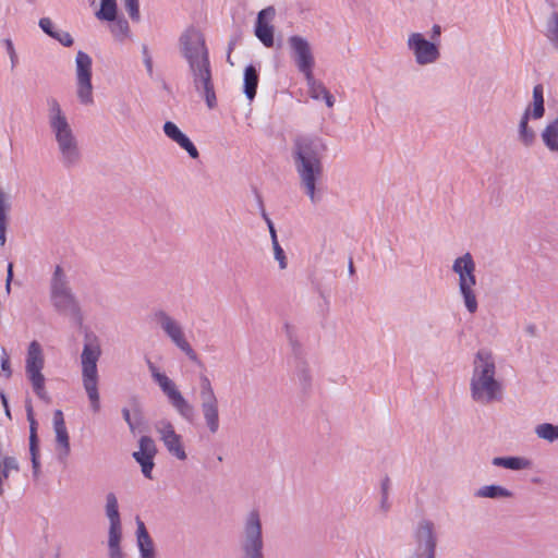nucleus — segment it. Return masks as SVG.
<instances>
[{"label": "nucleus", "instance_id": "nucleus-1", "mask_svg": "<svg viewBox=\"0 0 558 558\" xmlns=\"http://www.w3.org/2000/svg\"><path fill=\"white\" fill-rule=\"evenodd\" d=\"M180 51L189 65L193 86L209 109L217 106V97L213 82L209 51L204 35L194 27H189L179 38Z\"/></svg>", "mask_w": 558, "mask_h": 558}, {"label": "nucleus", "instance_id": "nucleus-2", "mask_svg": "<svg viewBox=\"0 0 558 558\" xmlns=\"http://www.w3.org/2000/svg\"><path fill=\"white\" fill-rule=\"evenodd\" d=\"M327 151L324 138L317 135H298L293 138L291 157L300 185L313 204L320 201L317 182L324 174L323 159Z\"/></svg>", "mask_w": 558, "mask_h": 558}, {"label": "nucleus", "instance_id": "nucleus-3", "mask_svg": "<svg viewBox=\"0 0 558 558\" xmlns=\"http://www.w3.org/2000/svg\"><path fill=\"white\" fill-rule=\"evenodd\" d=\"M502 384L496 378V363L490 351L478 350L473 361L470 393L473 401L489 404L502 398Z\"/></svg>", "mask_w": 558, "mask_h": 558}, {"label": "nucleus", "instance_id": "nucleus-4", "mask_svg": "<svg viewBox=\"0 0 558 558\" xmlns=\"http://www.w3.org/2000/svg\"><path fill=\"white\" fill-rule=\"evenodd\" d=\"M50 300L60 314L70 315L76 320L82 319L81 306L73 293L70 281L61 266H56L50 281Z\"/></svg>", "mask_w": 558, "mask_h": 558}, {"label": "nucleus", "instance_id": "nucleus-5", "mask_svg": "<svg viewBox=\"0 0 558 558\" xmlns=\"http://www.w3.org/2000/svg\"><path fill=\"white\" fill-rule=\"evenodd\" d=\"M101 355L97 342H86L81 354L83 386L94 412L100 410L97 362Z\"/></svg>", "mask_w": 558, "mask_h": 558}, {"label": "nucleus", "instance_id": "nucleus-6", "mask_svg": "<svg viewBox=\"0 0 558 558\" xmlns=\"http://www.w3.org/2000/svg\"><path fill=\"white\" fill-rule=\"evenodd\" d=\"M146 362L151 378L167 397L171 407L183 420L189 423H193L196 415L194 405L183 397L172 379H170L166 374L161 373L149 359H147Z\"/></svg>", "mask_w": 558, "mask_h": 558}, {"label": "nucleus", "instance_id": "nucleus-7", "mask_svg": "<svg viewBox=\"0 0 558 558\" xmlns=\"http://www.w3.org/2000/svg\"><path fill=\"white\" fill-rule=\"evenodd\" d=\"M475 267V262L470 253L456 258L452 264V271L459 277V292L470 314H474L478 308L474 291L476 286Z\"/></svg>", "mask_w": 558, "mask_h": 558}, {"label": "nucleus", "instance_id": "nucleus-8", "mask_svg": "<svg viewBox=\"0 0 558 558\" xmlns=\"http://www.w3.org/2000/svg\"><path fill=\"white\" fill-rule=\"evenodd\" d=\"M45 366V359L41 345L36 341H32L27 349L25 372L35 395L46 403L50 402V396L45 387V376L43 369Z\"/></svg>", "mask_w": 558, "mask_h": 558}, {"label": "nucleus", "instance_id": "nucleus-9", "mask_svg": "<svg viewBox=\"0 0 558 558\" xmlns=\"http://www.w3.org/2000/svg\"><path fill=\"white\" fill-rule=\"evenodd\" d=\"M262 520L257 510H252L244 519L241 549L244 558H264Z\"/></svg>", "mask_w": 558, "mask_h": 558}, {"label": "nucleus", "instance_id": "nucleus-10", "mask_svg": "<svg viewBox=\"0 0 558 558\" xmlns=\"http://www.w3.org/2000/svg\"><path fill=\"white\" fill-rule=\"evenodd\" d=\"M283 330L291 348L294 359V374L304 393L310 392L312 388V374L305 360V350L299 341L296 328L289 323H284Z\"/></svg>", "mask_w": 558, "mask_h": 558}, {"label": "nucleus", "instance_id": "nucleus-11", "mask_svg": "<svg viewBox=\"0 0 558 558\" xmlns=\"http://www.w3.org/2000/svg\"><path fill=\"white\" fill-rule=\"evenodd\" d=\"M199 401L206 427L216 434L220 426L219 402L209 378L204 374L199 376Z\"/></svg>", "mask_w": 558, "mask_h": 558}, {"label": "nucleus", "instance_id": "nucleus-12", "mask_svg": "<svg viewBox=\"0 0 558 558\" xmlns=\"http://www.w3.org/2000/svg\"><path fill=\"white\" fill-rule=\"evenodd\" d=\"M414 550L408 558H435L437 534L433 521L423 519L418 521L413 531Z\"/></svg>", "mask_w": 558, "mask_h": 558}, {"label": "nucleus", "instance_id": "nucleus-13", "mask_svg": "<svg viewBox=\"0 0 558 558\" xmlns=\"http://www.w3.org/2000/svg\"><path fill=\"white\" fill-rule=\"evenodd\" d=\"M154 318L166 336L193 362H199L198 355L184 337L181 324L171 317L167 312L159 310L155 312Z\"/></svg>", "mask_w": 558, "mask_h": 558}, {"label": "nucleus", "instance_id": "nucleus-14", "mask_svg": "<svg viewBox=\"0 0 558 558\" xmlns=\"http://www.w3.org/2000/svg\"><path fill=\"white\" fill-rule=\"evenodd\" d=\"M52 133L58 145L62 165L65 168L77 166L81 161L82 154L71 126L59 128L53 130Z\"/></svg>", "mask_w": 558, "mask_h": 558}, {"label": "nucleus", "instance_id": "nucleus-15", "mask_svg": "<svg viewBox=\"0 0 558 558\" xmlns=\"http://www.w3.org/2000/svg\"><path fill=\"white\" fill-rule=\"evenodd\" d=\"M76 64V85L77 98L83 105H92L93 85H92V58L84 51H78L75 58Z\"/></svg>", "mask_w": 558, "mask_h": 558}, {"label": "nucleus", "instance_id": "nucleus-16", "mask_svg": "<svg viewBox=\"0 0 558 558\" xmlns=\"http://www.w3.org/2000/svg\"><path fill=\"white\" fill-rule=\"evenodd\" d=\"M288 44L298 70L305 78H311L315 60L310 43L302 36L293 35L288 38Z\"/></svg>", "mask_w": 558, "mask_h": 558}, {"label": "nucleus", "instance_id": "nucleus-17", "mask_svg": "<svg viewBox=\"0 0 558 558\" xmlns=\"http://www.w3.org/2000/svg\"><path fill=\"white\" fill-rule=\"evenodd\" d=\"M408 48L413 52L420 65L434 63L440 53L435 43L428 41L421 33H412L408 39Z\"/></svg>", "mask_w": 558, "mask_h": 558}, {"label": "nucleus", "instance_id": "nucleus-18", "mask_svg": "<svg viewBox=\"0 0 558 558\" xmlns=\"http://www.w3.org/2000/svg\"><path fill=\"white\" fill-rule=\"evenodd\" d=\"M157 453L155 441L149 436H142L138 440V450L132 453L134 460L141 465L143 475L146 478H153V469L155 466L154 458Z\"/></svg>", "mask_w": 558, "mask_h": 558}, {"label": "nucleus", "instance_id": "nucleus-19", "mask_svg": "<svg viewBox=\"0 0 558 558\" xmlns=\"http://www.w3.org/2000/svg\"><path fill=\"white\" fill-rule=\"evenodd\" d=\"M276 15V10L274 7H267L260 10L257 13L254 34L257 39L266 47L271 48L275 44L274 41V26L272 21Z\"/></svg>", "mask_w": 558, "mask_h": 558}, {"label": "nucleus", "instance_id": "nucleus-20", "mask_svg": "<svg viewBox=\"0 0 558 558\" xmlns=\"http://www.w3.org/2000/svg\"><path fill=\"white\" fill-rule=\"evenodd\" d=\"M25 411L29 423V454L34 476H38L40 470L39 462V439L37 435L38 423L34 415V409L31 399L25 401Z\"/></svg>", "mask_w": 558, "mask_h": 558}, {"label": "nucleus", "instance_id": "nucleus-21", "mask_svg": "<svg viewBox=\"0 0 558 558\" xmlns=\"http://www.w3.org/2000/svg\"><path fill=\"white\" fill-rule=\"evenodd\" d=\"M53 430L56 433V442L60 449L59 458H66L70 454V437L65 426L63 412L54 410L53 412Z\"/></svg>", "mask_w": 558, "mask_h": 558}, {"label": "nucleus", "instance_id": "nucleus-22", "mask_svg": "<svg viewBox=\"0 0 558 558\" xmlns=\"http://www.w3.org/2000/svg\"><path fill=\"white\" fill-rule=\"evenodd\" d=\"M136 524V538L140 558H156L155 545L144 522L140 518H137Z\"/></svg>", "mask_w": 558, "mask_h": 558}, {"label": "nucleus", "instance_id": "nucleus-23", "mask_svg": "<svg viewBox=\"0 0 558 558\" xmlns=\"http://www.w3.org/2000/svg\"><path fill=\"white\" fill-rule=\"evenodd\" d=\"M122 538V525L109 524L108 531V556L109 558H124L120 543Z\"/></svg>", "mask_w": 558, "mask_h": 558}, {"label": "nucleus", "instance_id": "nucleus-24", "mask_svg": "<svg viewBox=\"0 0 558 558\" xmlns=\"http://www.w3.org/2000/svg\"><path fill=\"white\" fill-rule=\"evenodd\" d=\"M258 81H259V73H258L256 66L253 64H248L244 69L243 93L250 101H252L256 96Z\"/></svg>", "mask_w": 558, "mask_h": 558}, {"label": "nucleus", "instance_id": "nucleus-25", "mask_svg": "<svg viewBox=\"0 0 558 558\" xmlns=\"http://www.w3.org/2000/svg\"><path fill=\"white\" fill-rule=\"evenodd\" d=\"M49 106V126L51 131L70 125L58 100L53 97L47 99Z\"/></svg>", "mask_w": 558, "mask_h": 558}, {"label": "nucleus", "instance_id": "nucleus-26", "mask_svg": "<svg viewBox=\"0 0 558 558\" xmlns=\"http://www.w3.org/2000/svg\"><path fill=\"white\" fill-rule=\"evenodd\" d=\"M492 464L508 470L521 471L530 469L532 461L523 457H496L492 460Z\"/></svg>", "mask_w": 558, "mask_h": 558}, {"label": "nucleus", "instance_id": "nucleus-27", "mask_svg": "<svg viewBox=\"0 0 558 558\" xmlns=\"http://www.w3.org/2000/svg\"><path fill=\"white\" fill-rule=\"evenodd\" d=\"M530 118H532L530 116V108H526L520 119L518 130V138L525 147L532 146L536 138L535 132L529 126Z\"/></svg>", "mask_w": 558, "mask_h": 558}, {"label": "nucleus", "instance_id": "nucleus-28", "mask_svg": "<svg viewBox=\"0 0 558 558\" xmlns=\"http://www.w3.org/2000/svg\"><path fill=\"white\" fill-rule=\"evenodd\" d=\"M541 137L549 151L558 153V117L544 128Z\"/></svg>", "mask_w": 558, "mask_h": 558}, {"label": "nucleus", "instance_id": "nucleus-29", "mask_svg": "<svg viewBox=\"0 0 558 558\" xmlns=\"http://www.w3.org/2000/svg\"><path fill=\"white\" fill-rule=\"evenodd\" d=\"M530 116L534 120L542 119L545 114V105H544V87L542 84H537L533 88V101L532 105L529 106Z\"/></svg>", "mask_w": 558, "mask_h": 558}, {"label": "nucleus", "instance_id": "nucleus-30", "mask_svg": "<svg viewBox=\"0 0 558 558\" xmlns=\"http://www.w3.org/2000/svg\"><path fill=\"white\" fill-rule=\"evenodd\" d=\"M475 496L480 498H490V499H499V498H511L513 493L500 485L492 484L485 485L478 488L475 492Z\"/></svg>", "mask_w": 558, "mask_h": 558}, {"label": "nucleus", "instance_id": "nucleus-31", "mask_svg": "<svg viewBox=\"0 0 558 558\" xmlns=\"http://www.w3.org/2000/svg\"><path fill=\"white\" fill-rule=\"evenodd\" d=\"M11 209V205L8 202L7 193L0 187V244L3 246L7 242V225H8V213Z\"/></svg>", "mask_w": 558, "mask_h": 558}, {"label": "nucleus", "instance_id": "nucleus-32", "mask_svg": "<svg viewBox=\"0 0 558 558\" xmlns=\"http://www.w3.org/2000/svg\"><path fill=\"white\" fill-rule=\"evenodd\" d=\"M105 512L109 524H121L118 498L114 493H108L106 495Z\"/></svg>", "mask_w": 558, "mask_h": 558}, {"label": "nucleus", "instance_id": "nucleus-33", "mask_svg": "<svg viewBox=\"0 0 558 558\" xmlns=\"http://www.w3.org/2000/svg\"><path fill=\"white\" fill-rule=\"evenodd\" d=\"M162 442L170 454H172L173 457L181 461L186 460L187 456L182 446L181 435L175 434L174 436H171V438L162 439Z\"/></svg>", "mask_w": 558, "mask_h": 558}, {"label": "nucleus", "instance_id": "nucleus-34", "mask_svg": "<svg viewBox=\"0 0 558 558\" xmlns=\"http://www.w3.org/2000/svg\"><path fill=\"white\" fill-rule=\"evenodd\" d=\"M121 412H122V416H123L124 421L126 422L130 430L132 433H135L136 430H138L140 426L144 422V417H143L140 407L136 404L135 408L133 409L132 413L128 408H123L121 410Z\"/></svg>", "mask_w": 558, "mask_h": 558}, {"label": "nucleus", "instance_id": "nucleus-35", "mask_svg": "<svg viewBox=\"0 0 558 558\" xmlns=\"http://www.w3.org/2000/svg\"><path fill=\"white\" fill-rule=\"evenodd\" d=\"M116 0H101L100 9L96 12L97 19L101 21H114L117 15Z\"/></svg>", "mask_w": 558, "mask_h": 558}, {"label": "nucleus", "instance_id": "nucleus-36", "mask_svg": "<svg viewBox=\"0 0 558 558\" xmlns=\"http://www.w3.org/2000/svg\"><path fill=\"white\" fill-rule=\"evenodd\" d=\"M535 434L538 438L553 442L558 439V425L542 423L535 427Z\"/></svg>", "mask_w": 558, "mask_h": 558}, {"label": "nucleus", "instance_id": "nucleus-37", "mask_svg": "<svg viewBox=\"0 0 558 558\" xmlns=\"http://www.w3.org/2000/svg\"><path fill=\"white\" fill-rule=\"evenodd\" d=\"M546 37L558 49V12L554 11L546 24Z\"/></svg>", "mask_w": 558, "mask_h": 558}, {"label": "nucleus", "instance_id": "nucleus-38", "mask_svg": "<svg viewBox=\"0 0 558 558\" xmlns=\"http://www.w3.org/2000/svg\"><path fill=\"white\" fill-rule=\"evenodd\" d=\"M113 24L111 25V33L119 39L124 40L130 37V25L129 22L124 17H117L114 21H111Z\"/></svg>", "mask_w": 558, "mask_h": 558}, {"label": "nucleus", "instance_id": "nucleus-39", "mask_svg": "<svg viewBox=\"0 0 558 558\" xmlns=\"http://www.w3.org/2000/svg\"><path fill=\"white\" fill-rule=\"evenodd\" d=\"M308 85V92L313 99L320 100L322 97L328 89L325 87V85L322 82H318L315 80L314 74L312 73L311 78H305Z\"/></svg>", "mask_w": 558, "mask_h": 558}, {"label": "nucleus", "instance_id": "nucleus-40", "mask_svg": "<svg viewBox=\"0 0 558 558\" xmlns=\"http://www.w3.org/2000/svg\"><path fill=\"white\" fill-rule=\"evenodd\" d=\"M175 143L184 149L192 159L199 157L198 149L186 134H183Z\"/></svg>", "mask_w": 558, "mask_h": 558}, {"label": "nucleus", "instance_id": "nucleus-41", "mask_svg": "<svg viewBox=\"0 0 558 558\" xmlns=\"http://www.w3.org/2000/svg\"><path fill=\"white\" fill-rule=\"evenodd\" d=\"M155 427L161 440L166 438H171V436H174L177 434L172 423L168 420L158 421Z\"/></svg>", "mask_w": 558, "mask_h": 558}, {"label": "nucleus", "instance_id": "nucleus-42", "mask_svg": "<svg viewBox=\"0 0 558 558\" xmlns=\"http://www.w3.org/2000/svg\"><path fill=\"white\" fill-rule=\"evenodd\" d=\"M271 244H272V248H274L275 259L279 263V268L286 269L287 268L286 253H284L283 248L280 246L277 236L271 238Z\"/></svg>", "mask_w": 558, "mask_h": 558}, {"label": "nucleus", "instance_id": "nucleus-43", "mask_svg": "<svg viewBox=\"0 0 558 558\" xmlns=\"http://www.w3.org/2000/svg\"><path fill=\"white\" fill-rule=\"evenodd\" d=\"M124 8L133 22H140V0H123Z\"/></svg>", "mask_w": 558, "mask_h": 558}, {"label": "nucleus", "instance_id": "nucleus-44", "mask_svg": "<svg viewBox=\"0 0 558 558\" xmlns=\"http://www.w3.org/2000/svg\"><path fill=\"white\" fill-rule=\"evenodd\" d=\"M162 130L166 136L174 143L184 134L172 121L165 122Z\"/></svg>", "mask_w": 558, "mask_h": 558}, {"label": "nucleus", "instance_id": "nucleus-45", "mask_svg": "<svg viewBox=\"0 0 558 558\" xmlns=\"http://www.w3.org/2000/svg\"><path fill=\"white\" fill-rule=\"evenodd\" d=\"M3 465L9 471H20V465L15 457L5 456L3 458L0 457V466Z\"/></svg>", "mask_w": 558, "mask_h": 558}, {"label": "nucleus", "instance_id": "nucleus-46", "mask_svg": "<svg viewBox=\"0 0 558 558\" xmlns=\"http://www.w3.org/2000/svg\"><path fill=\"white\" fill-rule=\"evenodd\" d=\"M53 39L58 40L64 47H71L73 45V38L68 32L57 29Z\"/></svg>", "mask_w": 558, "mask_h": 558}, {"label": "nucleus", "instance_id": "nucleus-47", "mask_svg": "<svg viewBox=\"0 0 558 558\" xmlns=\"http://www.w3.org/2000/svg\"><path fill=\"white\" fill-rule=\"evenodd\" d=\"M39 27L45 34H47L51 38L54 37V32L57 29L54 28L53 23L49 17H41L39 20Z\"/></svg>", "mask_w": 558, "mask_h": 558}, {"label": "nucleus", "instance_id": "nucleus-48", "mask_svg": "<svg viewBox=\"0 0 558 558\" xmlns=\"http://www.w3.org/2000/svg\"><path fill=\"white\" fill-rule=\"evenodd\" d=\"M1 373L5 378H10L12 375V369L10 366V357L4 349H2L1 354Z\"/></svg>", "mask_w": 558, "mask_h": 558}, {"label": "nucleus", "instance_id": "nucleus-49", "mask_svg": "<svg viewBox=\"0 0 558 558\" xmlns=\"http://www.w3.org/2000/svg\"><path fill=\"white\" fill-rule=\"evenodd\" d=\"M3 44L5 46L7 52H8L9 57H10V60H11V68L13 69L17 64V56H16L13 43H12V40L10 38H5L3 40Z\"/></svg>", "mask_w": 558, "mask_h": 558}, {"label": "nucleus", "instance_id": "nucleus-50", "mask_svg": "<svg viewBox=\"0 0 558 558\" xmlns=\"http://www.w3.org/2000/svg\"><path fill=\"white\" fill-rule=\"evenodd\" d=\"M262 217L266 222V226L268 227L270 239L274 236H277V231L275 229V225L272 220L269 218L268 214L266 213L265 208H262Z\"/></svg>", "mask_w": 558, "mask_h": 558}, {"label": "nucleus", "instance_id": "nucleus-51", "mask_svg": "<svg viewBox=\"0 0 558 558\" xmlns=\"http://www.w3.org/2000/svg\"><path fill=\"white\" fill-rule=\"evenodd\" d=\"M7 281H5V290H7V293H10L11 291V282H12V279H13V264L12 263H9L8 264V270H7Z\"/></svg>", "mask_w": 558, "mask_h": 558}, {"label": "nucleus", "instance_id": "nucleus-52", "mask_svg": "<svg viewBox=\"0 0 558 558\" xmlns=\"http://www.w3.org/2000/svg\"><path fill=\"white\" fill-rule=\"evenodd\" d=\"M0 399H1L2 405L4 408L5 415L9 418H11V411H10L9 402H8L7 396L3 391L0 392Z\"/></svg>", "mask_w": 558, "mask_h": 558}, {"label": "nucleus", "instance_id": "nucleus-53", "mask_svg": "<svg viewBox=\"0 0 558 558\" xmlns=\"http://www.w3.org/2000/svg\"><path fill=\"white\" fill-rule=\"evenodd\" d=\"M238 43V37H233L230 39L229 44H228V56H227V61L232 65V61H231V52L232 50L234 49L235 45Z\"/></svg>", "mask_w": 558, "mask_h": 558}, {"label": "nucleus", "instance_id": "nucleus-54", "mask_svg": "<svg viewBox=\"0 0 558 558\" xmlns=\"http://www.w3.org/2000/svg\"><path fill=\"white\" fill-rule=\"evenodd\" d=\"M143 62H144V65L146 68L148 76L153 77V74H154L153 58H145V60H143Z\"/></svg>", "mask_w": 558, "mask_h": 558}, {"label": "nucleus", "instance_id": "nucleus-55", "mask_svg": "<svg viewBox=\"0 0 558 558\" xmlns=\"http://www.w3.org/2000/svg\"><path fill=\"white\" fill-rule=\"evenodd\" d=\"M322 99L325 100L327 107L329 108H331L335 104V97L330 94L329 90L324 94Z\"/></svg>", "mask_w": 558, "mask_h": 558}, {"label": "nucleus", "instance_id": "nucleus-56", "mask_svg": "<svg viewBox=\"0 0 558 558\" xmlns=\"http://www.w3.org/2000/svg\"><path fill=\"white\" fill-rule=\"evenodd\" d=\"M389 487H390V480L388 477H386L385 480H383L381 487H380L383 496H388Z\"/></svg>", "mask_w": 558, "mask_h": 558}, {"label": "nucleus", "instance_id": "nucleus-57", "mask_svg": "<svg viewBox=\"0 0 558 558\" xmlns=\"http://www.w3.org/2000/svg\"><path fill=\"white\" fill-rule=\"evenodd\" d=\"M525 332L531 336V337H535L537 335V327L535 324H529L526 327H525Z\"/></svg>", "mask_w": 558, "mask_h": 558}, {"label": "nucleus", "instance_id": "nucleus-58", "mask_svg": "<svg viewBox=\"0 0 558 558\" xmlns=\"http://www.w3.org/2000/svg\"><path fill=\"white\" fill-rule=\"evenodd\" d=\"M441 34V27L437 24H435L432 28V39L436 40L440 37Z\"/></svg>", "mask_w": 558, "mask_h": 558}, {"label": "nucleus", "instance_id": "nucleus-59", "mask_svg": "<svg viewBox=\"0 0 558 558\" xmlns=\"http://www.w3.org/2000/svg\"><path fill=\"white\" fill-rule=\"evenodd\" d=\"M380 507H381V509H384L385 511H388V510H389V508H390V504L388 502V496H383V495H381Z\"/></svg>", "mask_w": 558, "mask_h": 558}, {"label": "nucleus", "instance_id": "nucleus-60", "mask_svg": "<svg viewBox=\"0 0 558 558\" xmlns=\"http://www.w3.org/2000/svg\"><path fill=\"white\" fill-rule=\"evenodd\" d=\"M142 56H143V60H145V58H153L149 52L148 46L145 44L142 45Z\"/></svg>", "mask_w": 558, "mask_h": 558}, {"label": "nucleus", "instance_id": "nucleus-61", "mask_svg": "<svg viewBox=\"0 0 558 558\" xmlns=\"http://www.w3.org/2000/svg\"><path fill=\"white\" fill-rule=\"evenodd\" d=\"M10 473H11V471L5 469V466L1 465V468H0V475L2 477V481L7 480L10 476Z\"/></svg>", "mask_w": 558, "mask_h": 558}, {"label": "nucleus", "instance_id": "nucleus-62", "mask_svg": "<svg viewBox=\"0 0 558 558\" xmlns=\"http://www.w3.org/2000/svg\"><path fill=\"white\" fill-rule=\"evenodd\" d=\"M256 199H257V207L262 211V208H265V207H264L263 198H262L260 194H258L257 192H256Z\"/></svg>", "mask_w": 558, "mask_h": 558}, {"label": "nucleus", "instance_id": "nucleus-63", "mask_svg": "<svg viewBox=\"0 0 558 558\" xmlns=\"http://www.w3.org/2000/svg\"><path fill=\"white\" fill-rule=\"evenodd\" d=\"M354 271H355V270H354L353 263H352V260H350V263H349V274H350V275H353V274H354Z\"/></svg>", "mask_w": 558, "mask_h": 558}]
</instances>
